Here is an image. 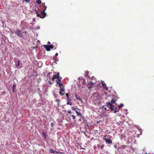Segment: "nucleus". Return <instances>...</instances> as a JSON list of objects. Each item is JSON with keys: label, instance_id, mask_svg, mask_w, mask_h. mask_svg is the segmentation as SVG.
<instances>
[{"label": "nucleus", "instance_id": "nucleus-19", "mask_svg": "<svg viewBox=\"0 0 154 154\" xmlns=\"http://www.w3.org/2000/svg\"><path fill=\"white\" fill-rule=\"evenodd\" d=\"M88 89H91L93 85H87Z\"/></svg>", "mask_w": 154, "mask_h": 154}, {"label": "nucleus", "instance_id": "nucleus-28", "mask_svg": "<svg viewBox=\"0 0 154 154\" xmlns=\"http://www.w3.org/2000/svg\"><path fill=\"white\" fill-rule=\"evenodd\" d=\"M26 3H30V0H24Z\"/></svg>", "mask_w": 154, "mask_h": 154}, {"label": "nucleus", "instance_id": "nucleus-21", "mask_svg": "<svg viewBox=\"0 0 154 154\" xmlns=\"http://www.w3.org/2000/svg\"><path fill=\"white\" fill-rule=\"evenodd\" d=\"M76 99L80 101L81 102H82V100L80 97H77Z\"/></svg>", "mask_w": 154, "mask_h": 154}, {"label": "nucleus", "instance_id": "nucleus-23", "mask_svg": "<svg viewBox=\"0 0 154 154\" xmlns=\"http://www.w3.org/2000/svg\"><path fill=\"white\" fill-rule=\"evenodd\" d=\"M123 106H124V105L122 103H121L120 104V105H118V107L119 108H121V107Z\"/></svg>", "mask_w": 154, "mask_h": 154}, {"label": "nucleus", "instance_id": "nucleus-4", "mask_svg": "<svg viewBox=\"0 0 154 154\" xmlns=\"http://www.w3.org/2000/svg\"><path fill=\"white\" fill-rule=\"evenodd\" d=\"M20 60H17L16 61H15L16 63L15 65L17 67H18L20 68H21L22 67V65H20Z\"/></svg>", "mask_w": 154, "mask_h": 154}, {"label": "nucleus", "instance_id": "nucleus-35", "mask_svg": "<svg viewBox=\"0 0 154 154\" xmlns=\"http://www.w3.org/2000/svg\"><path fill=\"white\" fill-rule=\"evenodd\" d=\"M108 135H105L104 136L103 138H106V137H107V136Z\"/></svg>", "mask_w": 154, "mask_h": 154}, {"label": "nucleus", "instance_id": "nucleus-36", "mask_svg": "<svg viewBox=\"0 0 154 154\" xmlns=\"http://www.w3.org/2000/svg\"><path fill=\"white\" fill-rule=\"evenodd\" d=\"M49 82V83L50 84H53V82H51V81H50Z\"/></svg>", "mask_w": 154, "mask_h": 154}, {"label": "nucleus", "instance_id": "nucleus-12", "mask_svg": "<svg viewBox=\"0 0 154 154\" xmlns=\"http://www.w3.org/2000/svg\"><path fill=\"white\" fill-rule=\"evenodd\" d=\"M55 101L57 103V106H60V100L59 99H57Z\"/></svg>", "mask_w": 154, "mask_h": 154}, {"label": "nucleus", "instance_id": "nucleus-32", "mask_svg": "<svg viewBox=\"0 0 154 154\" xmlns=\"http://www.w3.org/2000/svg\"><path fill=\"white\" fill-rule=\"evenodd\" d=\"M71 109L73 110H75V109L74 107H72Z\"/></svg>", "mask_w": 154, "mask_h": 154}, {"label": "nucleus", "instance_id": "nucleus-33", "mask_svg": "<svg viewBox=\"0 0 154 154\" xmlns=\"http://www.w3.org/2000/svg\"><path fill=\"white\" fill-rule=\"evenodd\" d=\"M67 112V113H68L71 114V113H72V112H71V111H70V110H69V111H68Z\"/></svg>", "mask_w": 154, "mask_h": 154}, {"label": "nucleus", "instance_id": "nucleus-39", "mask_svg": "<svg viewBox=\"0 0 154 154\" xmlns=\"http://www.w3.org/2000/svg\"><path fill=\"white\" fill-rule=\"evenodd\" d=\"M15 86V85H13V89H14V87Z\"/></svg>", "mask_w": 154, "mask_h": 154}, {"label": "nucleus", "instance_id": "nucleus-2", "mask_svg": "<svg viewBox=\"0 0 154 154\" xmlns=\"http://www.w3.org/2000/svg\"><path fill=\"white\" fill-rule=\"evenodd\" d=\"M112 137V136L110 135H108L107 136V138H103V140H105L106 142L111 145L112 143V141L111 140V139Z\"/></svg>", "mask_w": 154, "mask_h": 154}, {"label": "nucleus", "instance_id": "nucleus-16", "mask_svg": "<svg viewBox=\"0 0 154 154\" xmlns=\"http://www.w3.org/2000/svg\"><path fill=\"white\" fill-rule=\"evenodd\" d=\"M116 101L115 100H114L113 98H112V99L111 100V104L112 103H115V104H116V103H115Z\"/></svg>", "mask_w": 154, "mask_h": 154}, {"label": "nucleus", "instance_id": "nucleus-13", "mask_svg": "<svg viewBox=\"0 0 154 154\" xmlns=\"http://www.w3.org/2000/svg\"><path fill=\"white\" fill-rule=\"evenodd\" d=\"M106 104H107V106L108 107V106H113V105L110 102H109L106 103Z\"/></svg>", "mask_w": 154, "mask_h": 154}, {"label": "nucleus", "instance_id": "nucleus-20", "mask_svg": "<svg viewBox=\"0 0 154 154\" xmlns=\"http://www.w3.org/2000/svg\"><path fill=\"white\" fill-rule=\"evenodd\" d=\"M55 79H57V77H56V76L55 75H54L53 76L52 78V80L53 81H54V80Z\"/></svg>", "mask_w": 154, "mask_h": 154}, {"label": "nucleus", "instance_id": "nucleus-48", "mask_svg": "<svg viewBox=\"0 0 154 154\" xmlns=\"http://www.w3.org/2000/svg\"><path fill=\"white\" fill-rule=\"evenodd\" d=\"M106 90H108V88H107V87H106Z\"/></svg>", "mask_w": 154, "mask_h": 154}, {"label": "nucleus", "instance_id": "nucleus-11", "mask_svg": "<svg viewBox=\"0 0 154 154\" xmlns=\"http://www.w3.org/2000/svg\"><path fill=\"white\" fill-rule=\"evenodd\" d=\"M88 85H93L94 84V83L91 81H90L89 82H87Z\"/></svg>", "mask_w": 154, "mask_h": 154}, {"label": "nucleus", "instance_id": "nucleus-40", "mask_svg": "<svg viewBox=\"0 0 154 154\" xmlns=\"http://www.w3.org/2000/svg\"><path fill=\"white\" fill-rule=\"evenodd\" d=\"M75 112L76 113H77V114L79 113V112H78L77 111H76V110H75Z\"/></svg>", "mask_w": 154, "mask_h": 154}, {"label": "nucleus", "instance_id": "nucleus-50", "mask_svg": "<svg viewBox=\"0 0 154 154\" xmlns=\"http://www.w3.org/2000/svg\"><path fill=\"white\" fill-rule=\"evenodd\" d=\"M79 121H81V119H79Z\"/></svg>", "mask_w": 154, "mask_h": 154}, {"label": "nucleus", "instance_id": "nucleus-17", "mask_svg": "<svg viewBox=\"0 0 154 154\" xmlns=\"http://www.w3.org/2000/svg\"><path fill=\"white\" fill-rule=\"evenodd\" d=\"M109 107L110 108V110H111V111H113L114 109V106H113V105L112 106H109Z\"/></svg>", "mask_w": 154, "mask_h": 154}, {"label": "nucleus", "instance_id": "nucleus-18", "mask_svg": "<svg viewBox=\"0 0 154 154\" xmlns=\"http://www.w3.org/2000/svg\"><path fill=\"white\" fill-rule=\"evenodd\" d=\"M36 3L38 4H39L42 3L41 1L40 0H37L36 2Z\"/></svg>", "mask_w": 154, "mask_h": 154}, {"label": "nucleus", "instance_id": "nucleus-24", "mask_svg": "<svg viewBox=\"0 0 154 154\" xmlns=\"http://www.w3.org/2000/svg\"><path fill=\"white\" fill-rule=\"evenodd\" d=\"M114 113H116L117 112H118L119 111L118 110H117V109H114Z\"/></svg>", "mask_w": 154, "mask_h": 154}, {"label": "nucleus", "instance_id": "nucleus-45", "mask_svg": "<svg viewBox=\"0 0 154 154\" xmlns=\"http://www.w3.org/2000/svg\"><path fill=\"white\" fill-rule=\"evenodd\" d=\"M13 92H14V89H13Z\"/></svg>", "mask_w": 154, "mask_h": 154}, {"label": "nucleus", "instance_id": "nucleus-6", "mask_svg": "<svg viewBox=\"0 0 154 154\" xmlns=\"http://www.w3.org/2000/svg\"><path fill=\"white\" fill-rule=\"evenodd\" d=\"M43 47L45 48L47 51H50V49L49 45H43Z\"/></svg>", "mask_w": 154, "mask_h": 154}, {"label": "nucleus", "instance_id": "nucleus-9", "mask_svg": "<svg viewBox=\"0 0 154 154\" xmlns=\"http://www.w3.org/2000/svg\"><path fill=\"white\" fill-rule=\"evenodd\" d=\"M42 136L45 140L46 139L47 135L46 133L44 131H42Z\"/></svg>", "mask_w": 154, "mask_h": 154}, {"label": "nucleus", "instance_id": "nucleus-51", "mask_svg": "<svg viewBox=\"0 0 154 154\" xmlns=\"http://www.w3.org/2000/svg\"><path fill=\"white\" fill-rule=\"evenodd\" d=\"M145 154H147V153H146Z\"/></svg>", "mask_w": 154, "mask_h": 154}, {"label": "nucleus", "instance_id": "nucleus-30", "mask_svg": "<svg viewBox=\"0 0 154 154\" xmlns=\"http://www.w3.org/2000/svg\"><path fill=\"white\" fill-rule=\"evenodd\" d=\"M66 96L67 97V100H68V99H69V97H68V95H69V94L68 93H67L66 94Z\"/></svg>", "mask_w": 154, "mask_h": 154}, {"label": "nucleus", "instance_id": "nucleus-44", "mask_svg": "<svg viewBox=\"0 0 154 154\" xmlns=\"http://www.w3.org/2000/svg\"><path fill=\"white\" fill-rule=\"evenodd\" d=\"M35 12H36V13L37 14L38 13V12L36 10H35Z\"/></svg>", "mask_w": 154, "mask_h": 154}, {"label": "nucleus", "instance_id": "nucleus-31", "mask_svg": "<svg viewBox=\"0 0 154 154\" xmlns=\"http://www.w3.org/2000/svg\"><path fill=\"white\" fill-rule=\"evenodd\" d=\"M122 148H127V146L126 145H123Z\"/></svg>", "mask_w": 154, "mask_h": 154}, {"label": "nucleus", "instance_id": "nucleus-1", "mask_svg": "<svg viewBox=\"0 0 154 154\" xmlns=\"http://www.w3.org/2000/svg\"><path fill=\"white\" fill-rule=\"evenodd\" d=\"M93 100L95 102H99L101 99V97L98 93H94L92 95Z\"/></svg>", "mask_w": 154, "mask_h": 154}, {"label": "nucleus", "instance_id": "nucleus-41", "mask_svg": "<svg viewBox=\"0 0 154 154\" xmlns=\"http://www.w3.org/2000/svg\"><path fill=\"white\" fill-rule=\"evenodd\" d=\"M58 55V53H56V54H55V55L56 56H57Z\"/></svg>", "mask_w": 154, "mask_h": 154}, {"label": "nucleus", "instance_id": "nucleus-49", "mask_svg": "<svg viewBox=\"0 0 154 154\" xmlns=\"http://www.w3.org/2000/svg\"><path fill=\"white\" fill-rule=\"evenodd\" d=\"M51 74V73L50 72H49L48 73V75H50Z\"/></svg>", "mask_w": 154, "mask_h": 154}, {"label": "nucleus", "instance_id": "nucleus-8", "mask_svg": "<svg viewBox=\"0 0 154 154\" xmlns=\"http://www.w3.org/2000/svg\"><path fill=\"white\" fill-rule=\"evenodd\" d=\"M57 84H58L59 85L60 89L64 88V86L62 83L57 82Z\"/></svg>", "mask_w": 154, "mask_h": 154}, {"label": "nucleus", "instance_id": "nucleus-15", "mask_svg": "<svg viewBox=\"0 0 154 154\" xmlns=\"http://www.w3.org/2000/svg\"><path fill=\"white\" fill-rule=\"evenodd\" d=\"M66 100L67 101V104L69 105H72V103L71 102H69V100H68L67 99H66Z\"/></svg>", "mask_w": 154, "mask_h": 154}, {"label": "nucleus", "instance_id": "nucleus-5", "mask_svg": "<svg viewBox=\"0 0 154 154\" xmlns=\"http://www.w3.org/2000/svg\"><path fill=\"white\" fill-rule=\"evenodd\" d=\"M59 94L61 96H63L65 94L64 88L60 89Z\"/></svg>", "mask_w": 154, "mask_h": 154}, {"label": "nucleus", "instance_id": "nucleus-46", "mask_svg": "<svg viewBox=\"0 0 154 154\" xmlns=\"http://www.w3.org/2000/svg\"><path fill=\"white\" fill-rule=\"evenodd\" d=\"M114 147H115V148H117L116 146V145H114Z\"/></svg>", "mask_w": 154, "mask_h": 154}, {"label": "nucleus", "instance_id": "nucleus-10", "mask_svg": "<svg viewBox=\"0 0 154 154\" xmlns=\"http://www.w3.org/2000/svg\"><path fill=\"white\" fill-rule=\"evenodd\" d=\"M20 32H21V31L19 30H17L16 32V33H17V36H19L20 37H21V35H20Z\"/></svg>", "mask_w": 154, "mask_h": 154}, {"label": "nucleus", "instance_id": "nucleus-14", "mask_svg": "<svg viewBox=\"0 0 154 154\" xmlns=\"http://www.w3.org/2000/svg\"><path fill=\"white\" fill-rule=\"evenodd\" d=\"M57 82L60 83V82H61L62 78H57Z\"/></svg>", "mask_w": 154, "mask_h": 154}, {"label": "nucleus", "instance_id": "nucleus-29", "mask_svg": "<svg viewBox=\"0 0 154 154\" xmlns=\"http://www.w3.org/2000/svg\"><path fill=\"white\" fill-rule=\"evenodd\" d=\"M102 84L103 87H105V86L106 87V84L104 83H102Z\"/></svg>", "mask_w": 154, "mask_h": 154}, {"label": "nucleus", "instance_id": "nucleus-43", "mask_svg": "<svg viewBox=\"0 0 154 154\" xmlns=\"http://www.w3.org/2000/svg\"><path fill=\"white\" fill-rule=\"evenodd\" d=\"M75 97L76 98L77 97H78L77 96V95L76 94L75 95Z\"/></svg>", "mask_w": 154, "mask_h": 154}, {"label": "nucleus", "instance_id": "nucleus-26", "mask_svg": "<svg viewBox=\"0 0 154 154\" xmlns=\"http://www.w3.org/2000/svg\"><path fill=\"white\" fill-rule=\"evenodd\" d=\"M71 116L72 117V119L73 120H74L75 119V116L74 115H71Z\"/></svg>", "mask_w": 154, "mask_h": 154}, {"label": "nucleus", "instance_id": "nucleus-38", "mask_svg": "<svg viewBox=\"0 0 154 154\" xmlns=\"http://www.w3.org/2000/svg\"><path fill=\"white\" fill-rule=\"evenodd\" d=\"M45 9L43 11H44V12H45V11L46 9V8H47V6H45Z\"/></svg>", "mask_w": 154, "mask_h": 154}, {"label": "nucleus", "instance_id": "nucleus-47", "mask_svg": "<svg viewBox=\"0 0 154 154\" xmlns=\"http://www.w3.org/2000/svg\"><path fill=\"white\" fill-rule=\"evenodd\" d=\"M26 32H23V33H26Z\"/></svg>", "mask_w": 154, "mask_h": 154}, {"label": "nucleus", "instance_id": "nucleus-27", "mask_svg": "<svg viewBox=\"0 0 154 154\" xmlns=\"http://www.w3.org/2000/svg\"><path fill=\"white\" fill-rule=\"evenodd\" d=\"M77 116H80L81 117L82 116V114L81 112H79V113L77 114Z\"/></svg>", "mask_w": 154, "mask_h": 154}, {"label": "nucleus", "instance_id": "nucleus-42", "mask_svg": "<svg viewBox=\"0 0 154 154\" xmlns=\"http://www.w3.org/2000/svg\"><path fill=\"white\" fill-rule=\"evenodd\" d=\"M48 44H49V45H50V44H51V43L49 42H48Z\"/></svg>", "mask_w": 154, "mask_h": 154}, {"label": "nucleus", "instance_id": "nucleus-25", "mask_svg": "<svg viewBox=\"0 0 154 154\" xmlns=\"http://www.w3.org/2000/svg\"><path fill=\"white\" fill-rule=\"evenodd\" d=\"M56 77H57V79L61 78L59 76V72H58L57 73V76H56Z\"/></svg>", "mask_w": 154, "mask_h": 154}, {"label": "nucleus", "instance_id": "nucleus-22", "mask_svg": "<svg viewBox=\"0 0 154 154\" xmlns=\"http://www.w3.org/2000/svg\"><path fill=\"white\" fill-rule=\"evenodd\" d=\"M49 47L50 48V49L51 48H54V46L52 45H48Z\"/></svg>", "mask_w": 154, "mask_h": 154}, {"label": "nucleus", "instance_id": "nucleus-37", "mask_svg": "<svg viewBox=\"0 0 154 154\" xmlns=\"http://www.w3.org/2000/svg\"><path fill=\"white\" fill-rule=\"evenodd\" d=\"M103 147H104L103 145H101V149H103Z\"/></svg>", "mask_w": 154, "mask_h": 154}, {"label": "nucleus", "instance_id": "nucleus-34", "mask_svg": "<svg viewBox=\"0 0 154 154\" xmlns=\"http://www.w3.org/2000/svg\"><path fill=\"white\" fill-rule=\"evenodd\" d=\"M51 127H52L54 126V124L53 123H51Z\"/></svg>", "mask_w": 154, "mask_h": 154}, {"label": "nucleus", "instance_id": "nucleus-7", "mask_svg": "<svg viewBox=\"0 0 154 154\" xmlns=\"http://www.w3.org/2000/svg\"><path fill=\"white\" fill-rule=\"evenodd\" d=\"M50 152H51V153H60V152H58V151H57L55 150H54L52 149H50ZM62 153V152H60V153Z\"/></svg>", "mask_w": 154, "mask_h": 154}, {"label": "nucleus", "instance_id": "nucleus-3", "mask_svg": "<svg viewBox=\"0 0 154 154\" xmlns=\"http://www.w3.org/2000/svg\"><path fill=\"white\" fill-rule=\"evenodd\" d=\"M37 17H39L40 18H43L45 17L46 14L44 11H42L41 14L38 13L37 14Z\"/></svg>", "mask_w": 154, "mask_h": 154}]
</instances>
